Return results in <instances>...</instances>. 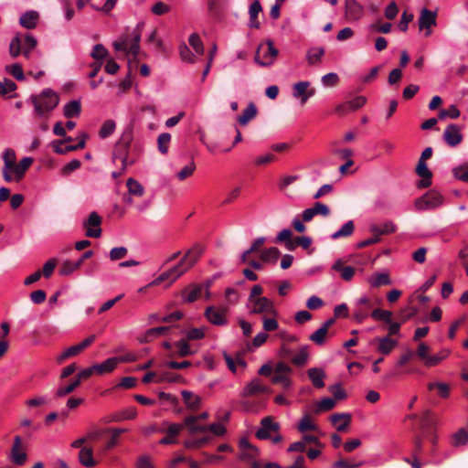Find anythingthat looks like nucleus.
I'll return each instance as SVG.
<instances>
[{"mask_svg": "<svg viewBox=\"0 0 468 468\" xmlns=\"http://www.w3.org/2000/svg\"><path fill=\"white\" fill-rule=\"evenodd\" d=\"M4 166L2 168V176L6 183L20 182L29 169V156L23 157L19 163L16 162V152L7 148L3 153Z\"/></svg>", "mask_w": 468, "mask_h": 468, "instance_id": "nucleus-1", "label": "nucleus"}, {"mask_svg": "<svg viewBox=\"0 0 468 468\" xmlns=\"http://www.w3.org/2000/svg\"><path fill=\"white\" fill-rule=\"evenodd\" d=\"M144 23L137 25L135 29L133 31V38L130 43V37L128 35L122 36L118 40L113 42V48L117 51H122L128 58V73L132 74V71L137 68L138 64V54L140 51V40Z\"/></svg>", "mask_w": 468, "mask_h": 468, "instance_id": "nucleus-2", "label": "nucleus"}, {"mask_svg": "<svg viewBox=\"0 0 468 468\" xmlns=\"http://www.w3.org/2000/svg\"><path fill=\"white\" fill-rule=\"evenodd\" d=\"M133 139V125L129 124L123 130L120 139L114 145L112 159L113 161L120 160L123 165V169L127 166L133 165L136 162V158L131 153V144Z\"/></svg>", "mask_w": 468, "mask_h": 468, "instance_id": "nucleus-3", "label": "nucleus"}, {"mask_svg": "<svg viewBox=\"0 0 468 468\" xmlns=\"http://www.w3.org/2000/svg\"><path fill=\"white\" fill-rule=\"evenodd\" d=\"M58 95L51 89H45L39 95L31 97L35 112L39 116H44L52 112L58 106Z\"/></svg>", "mask_w": 468, "mask_h": 468, "instance_id": "nucleus-4", "label": "nucleus"}, {"mask_svg": "<svg viewBox=\"0 0 468 468\" xmlns=\"http://www.w3.org/2000/svg\"><path fill=\"white\" fill-rule=\"evenodd\" d=\"M436 425L437 420L433 418L431 411L427 410L420 418V432L415 435H420L422 441L427 439L432 445H435L437 443V435L435 433Z\"/></svg>", "mask_w": 468, "mask_h": 468, "instance_id": "nucleus-5", "label": "nucleus"}, {"mask_svg": "<svg viewBox=\"0 0 468 468\" xmlns=\"http://www.w3.org/2000/svg\"><path fill=\"white\" fill-rule=\"evenodd\" d=\"M266 46L267 47L262 55V58H261V53L264 48L263 44H261L255 52L254 60L261 67H269L272 65L279 55V50L274 47V44L271 40L268 39L266 41Z\"/></svg>", "mask_w": 468, "mask_h": 468, "instance_id": "nucleus-6", "label": "nucleus"}, {"mask_svg": "<svg viewBox=\"0 0 468 468\" xmlns=\"http://www.w3.org/2000/svg\"><path fill=\"white\" fill-rule=\"evenodd\" d=\"M443 203V197L436 190L431 189L422 197L416 199L415 206L419 210L434 209Z\"/></svg>", "mask_w": 468, "mask_h": 468, "instance_id": "nucleus-7", "label": "nucleus"}, {"mask_svg": "<svg viewBox=\"0 0 468 468\" xmlns=\"http://www.w3.org/2000/svg\"><path fill=\"white\" fill-rule=\"evenodd\" d=\"M248 308L251 314H261L263 316L276 314L273 302L267 297L248 302Z\"/></svg>", "mask_w": 468, "mask_h": 468, "instance_id": "nucleus-8", "label": "nucleus"}, {"mask_svg": "<svg viewBox=\"0 0 468 468\" xmlns=\"http://www.w3.org/2000/svg\"><path fill=\"white\" fill-rule=\"evenodd\" d=\"M101 217L95 211L90 213L89 217L82 222V228L88 238L98 239L101 236Z\"/></svg>", "mask_w": 468, "mask_h": 468, "instance_id": "nucleus-9", "label": "nucleus"}, {"mask_svg": "<svg viewBox=\"0 0 468 468\" xmlns=\"http://www.w3.org/2000/svg\"><path fill=\"white\" fill-rule=\"evenodd\" d=\"M9 52L13 58H16L21 53L25 55V57H29V32L25 35L16 34L15 37L11 40L9 46Z\"/></svg>", "mask_w": 468, "mask_h": 468, "instance_id": "nucleus-10", "label": "nucleus"}, {"mask_svg": "<svg viewBox=\"0 0 468 468\" xmlns=\"http://www.w3.org/2000/svg\"><path fill=\"white\" fill-rule=\"evenodd\" d=\"M373 302L367 296L360 297L354 304L353 319L362 323L373 311Z\"/></svg>", "mask_w": 468, "mask_h": 468, "instance_id": "nucleus-11", "label": "nucleus"}, {"mask_svg": "<svg viewBox=\"0 0 468 468\" xmlns=\"http://www.w3.org/2000/svg\"><path fill=\"white\" fill-rule=\"evenodd\" d=\"M210 285H211V282L207 281L205 283L194 284V285H191V286L186 288L183 291V297H184L185 301L187 303H193L196 300H197L199 297H201L203 292L205 293L206 298H209Z\"/></svg>", "mask_w": 468, "mask_h": 468, "instance_id": "nucleus-12", "label": "nucleus"}, {"mask_svg": "<svg viewBox=\"0 0 468 468\" xmlns=\"http://www.w3.org/2000/svg\"><path fill=\"white\" fill-rule=\"evenodd\" d=\"M203 252L204 248L200 244H196L186 250L178 261V264H181V268L185 269V273L197 262Z\"/></svg>", "mask_w": 468, "mask_h": 468, "instance_id": "nucleus-13", "label": "nucleus"}, {"mask_svg": "<svg viewBox=\"0 0 468 468\" xmlns=\"http://www.w3.org/2000/svg\"><path fill=\"white\" fill-rule=\"evenodd\" d=\"M185 273V269L181 268V264L178 262L170 268L169 270L161 273L156 279H154L149 285L157 286L162 282L168 281L167 286H170L175 281L181 277Z\"/></svg>", "mask_w": 468, "mask_h": 468, "instance_id": "nucleus-14", "label": "nucleus"}, {"mask_svg": "<svg viewBox=\"0 0 468 468\" xmlns=\"http://www.w3.org/2000/svg\"><path fill=\"white\" fill-rule=\"evenodd\" d=\"M280 430V424L273 420L271 416L263 418L261 420V427L256 431L255 436L259 440L271 439V433H277Z\"/></svg>", "mask_w": 468, "mask_h": 468, "instance_id": "nucleus-15", "label": "nucleus"}, {"mask_svg": "<svg viewBox=\"0 0 468 468\" xmlns=\"http://www.w3.org/2000/svg\"><path fill=\"white\" fill-rule=\"evenodd\" d=\"M430 346L423 342L420 343L416 351L417 356L423 361L426 367L437 366L442 359H444V356L430 355Z\"/></svg>", "mask_w": 468, "mask_h": 468, "instance_id": "nucleus-16", "label": "nucleus"}, {"mask_svg": "<svg viewBox=\"0 0 468 468\" xmlns=\"http://www.w3.org/2000/svg\"><path fill=\"white\" fill-rule=\"evenodd\" d=\"M442 137L444 142L451 147L459 145L463 139L460 126L454 123L449 124L446 127Z\"/></svg>", "mask_w": 468, "mask_h": 468, "instance_id": "nucleus-17", "label": "nucleus"}, {"mask_svg": "<svg viewBox=\"0 0 468 468\" xmlns=\"http://www.w3.org/2000/svg\"><path fill=\"white\" fill-rule=\"evenodd\" d=\"M27 459V454L22 447V440L16 436L11 449L10 460L16 465H23Z\"/></svg>", "mask_w": 468, "mask_h": 468, "instance_id": "nucleus-18", "label": "nucleus"}, {"mask_svg": "<svg viewBox=\"0 0 468 468\" xmlns=\"http://www.w3.org/2000/svg\"><path fill=\"white\" fill-rule=\"evenodd\" d=\"M437 15L427 8H423L419 17V28L420 30L426 29V36H430L431 31V27L436 26Z\"/></svg>", "mask_w": 468, "mask_h": 468, "instance_id": "nucleus-19", "label": "nucleus"}, {"mask_svg": "<svg viewBox=\"0 0 468 468\" xmlns=\"http://www.w3.org/2000/svg\"><path fill=\"white\" fill-rule=\"evenodd\" d=\"M225 313L226 309L218 310L214 306H208L206 308L204 315L212 324L221 326L227 324L228 322Z\"/></svg>", "mask_w": 468, "mask_h": 468, "instance_id": "nucleus-20", "label": "nucleus"}, {"mask_svg": "<svg viewBox=\"0 0 468 468\" xmlns=\"http://www.w3.org/2000/svg\"><path fill=\"white\" fill-rule=\"evenodd\" d=\"M415 172L420 177H421V180L418 183V187L427 188L431 185L432 173L428 168L425 161H418Z\"/></svg>", "mask_w": 468, "mask_h": 468, "instance_id": "nucleus-21", "label": "nucleus"}, {"mask_svg": "<svg viewBox=\"0 0 468 468\" xmlns=\"http://www.w3.org/2000/svg\"><path fill=\"white\" fill-rule=\"evenodd\" d=\"M371 344H378L377 350L384 356L389 355L392 350L398 346V341L385 335L382 337H376L371 341Z\"/></svg>", "mask_w": 468, "mask_h": 468, "instance_id": "nucleus-22", "label": "nucleus"}, {"mask_svg": "<svg viewBox=\"0 0 468 468\" xmlns=\"http://www.w3.org/2000/svg\"><path fill=\"white\" fill-rule=\"evenodd\" d=\"M228 0H207V10L209 15L216 20H220L224 16Z\"/></svg>", "mask_w": 468, "mask_h": 468, "instance_id": "nucleus-23", "label": "nucleus"}, {"mask_svg": "<svg viewBox=\"0 0 468 468\" xmlns=\"http://www.w3.org/2000/svg\"><path fill=\"white\" fill-rule=\"evenodd\" d=\"M345 14L348 20H358L363 15V6L356 0H346Z\"/></svg>", "mask_w": 468, "mask_h": 468, "instance_id": "nucleus-24", "label": "nucleus"}, {"mask_svg": "<svg viewBox=\"0 0 468 468\" xmlns=\"http://www.w3.org/2000/svg\"><path fill=\"white\" fill-rule=\"evenodd\" d=\"M332 270L339 272L345 282H350L356 273V269L352 266H346L342 259H338L335 261Z\"/></svg>", "mask_w": 468, "mask_h": 468, "instance_id": "nucleus-25", "label": "nucleus"}, {"mask_svg": "<svg viewBox=\"0 0 468 468\" xmlns=\"http://www.w3.org/2000/svg\"><path fill=\"white\" fill-rule=\"evenodd\" d=\"M271 389L268 387H265L261 384L259 378H254L250 381L244 388L242 396L249 397L254 396L261 393H269Z\"/></svg>", "mask_w": 468, "mask_h": 468, "instance_id": "nucleus-26", "label": "nucleus"}, {"mask_svg": "<svg viewBox=\"0 0 468 468\" xmlns=\"http://www.w3.org/2000/svg\"><path fill=\"white\" fill-rule=\"evenodd\" d=\"M195 352L190 348V346L186 339H181L174 344V350L169 354L170 357L176 356L179 357H186L193 355Z\"/></svg>", "mask_w": 468, "mask_h": 468, "instance_id": "nucleus-27", "label": "nucleus"}, {"mask_svg": "<svg viewBox=\"0 0 468 468\" xmlns=\"http://www.w3.org/2000/svg\"><path fill=\"white\" fill-rule=\"evenodd\" d=\"M311 86L309 81H299L292 86V97L294 99H298L301 101L302 105H304L307 102V88Z\"/></svg>", "mask_w": 468, "mask_h": 468, "instance_id": "nucleus-28", "label": "nucleus"}, {"mask_svg": "<svg viewBox=\"0 0 468 468\" xmlns=\"http://www.w3.org/2000/svg\"><path fill=\"white\" fill-rule=\"evenodd\" d=\"M414 452L413 461L410 462L409 458H405L404 461L410 463L412 468H421V463L418 460V456L422 452V438L420 435H414L413 438Z\"/></svg>", "mask_w": 468, "mask_h": 468, "instance_id": "nucleus-29", "label": "nucleus"}, {"mask_svg": "<svg viewBox=\"0 0 468 468\" xmlns=\"http://www.w3.org/2000/svg\"><path fill=\"white\" fill-rule=\"evenodd\" d=\"M308 377L313 385L317 388L324 387V379L325 378L324 371L320 367H312L307 371Z\"/></svg>", "mask_w": 468, "mask_h": 468, "instance_id": "nucleus-30", "label": "nucleus"}, {"mask_svg": "<svg viewBox=\"0 0 468 468\" xmlns=\"http://www.w3.org/2000/svg\"><path fill=\"white\" fill-rule=\"evenodd\" d=\"M80 463L88 468L94 467L96 462L93 459V450L90 446H84L79 452Z\"/></svg>", "mask_w": 468, "mask_h": 468, "instance_id": "nucleus-31", "label": "nucleus"}, {"mask_svg": "<svg viewBox=\"0 0 468 468\" xmlns=\"http://www.w3.org/2000/svg\"><path fill=\"white\" fill-rule=\"evenodd\" d=\"M368 283L373 288L390 285L392 283L388 272H378L368 278Z\"/></svg>", "mask_w": 468, "mask_h": 468, "instance_id": "nucleus-32", "label": "nucleus"}, {"mask_svg": "<svg viewBox=\"0 0 468 468\" xmlns=\"http://www.w3.org/2000/svg\"><path fill=\"white\" fill-rule=\"evenodd\" d=\"M369 230L372 234H376L380 238L382 235H388L396 232L397 226L392 221H386L382 227L373 224Z\"/></svg>", "mask_w": 468, "mask_h": 468, "instance_id": "nucleus-33", "label": "nucleus"}, {"mask_svg": "<svg viewBox=\"0 0 468 468\" xmlns=\"http://www.w3.org/2000/svg\"><path fill=\"white\" fill-rule=\"evenodd\" d=\"M81 112V103L79 100L68 102L63 108V114L66 118H78Z\"/></svg>", "mask_w": 468, "mask_h": 468, "instance_id": "nucleus-34", "label": "nucleus"}, {"mask_svg": "<svg viewBox=\"0 0 468 468\" xmlns=\"http://www.w3.org/2000/svg\"><path fill=\"white\" fill-rule=\"evenodd\" d=\"M330 420L334 425H336L338 420H343V422L336 427V430L340 432H344L347 431L350 425L351 415L348 413H335L330 417Z\"/></svg>", "mask_w": 468, "mask_h": 468, "instance_id": "nucleus-35", "label": "nucleus"}, {"mask_svg": "<svg viewBox=\"0 0 468 468\" xmlns=\"http://www.w3.org/2000/svg\"><path fill=\"white\" fill-rule=\"evenodd\" d=\"M185 427L187 428L190 435L197 432L207 433V425L198 424L194 416H187L184 419Z\"/></svg>", "mask_w": 468, "mask_h": 468, "instance_id": "nucleus-36", "label": "nucleus"}, {"mask_svg": "<svg viewBox=\"0 0 468 468\" xmlns=\"http://www.w3.org/2000/svg\"><path fill=\"white\" fill-rule=\"evenodd\" d=\"M182 397L186 407L191 410H196L200 407L201 399L188 390L182 391Z\"/></svg>", "mask_w": 468, "mask_h": 468, "instance_id": "nucleus-37", "label": "nucleus"}, {"mask_svg": "<svg viewBox=\"0 0 468 468\" xmlns=\"http://www.w3.org/2000/svg\"><path fill=\"white\" fill-rule=\"evenodd\" d=\"M117 366L116 358L110 357L101 364H96L92 366V369L99 375L112 372Z\"/></svg>", "mask_w": 468, "mask_h": 468, "instance_id": "nucleus-38", "label": "nucleus"}, {"mask_svg": "<svg viewBox=\"0 0 468 468\" xmlns=\"http://www.w3.org/2000/svg\"><path fill=\"white\" fill-rule=\"evenodd\" d=\"M257 108L254 103L250 102L248 107L243 111V113L238 117V122L240 125H246L249 122L254 119L257 115Z\"/></svg>", "mask_w": 468, "mask_h": 468, "instance_id": "nucleus-39", "label": "nucleus"}, {"mask_svg": "<svg viewBox=\"0 0 468 468\" xmlns=\"http://www.w3.org/2000/svg\"><path fill=\"white\" fill-rule=\"evenodd\" d=\"M281 252L276 247H271L268 248L262 251H261L260 254V260L262 262H272L275 263L278 258L280 257Z\"/></svg>", "mask_w": 468, "mask_h": 468, "instance_id": "nucleus-40", "label": "nucleus"}, {"mask_svg": "<svg viewBox=\"0 0 468 468\" xmlns=\"http://www.w3.org/2000/svg\"><path fill=\"white\" fill-rule=\"evenodd\" d=\"M324 54V48H311L306 54V59L308 61V64L314 66L320 63Z\"/></svg>", "mask_w": 468, "mask_h": 468, "instance_id": "nucleus-41", "label": "nucleus"}, {"mask_svg": "<svg viewBox=\"0 0 468 468\" xmlns=\"http://www.w3.org/2000/svg\"><path fill=\"white\" fill-rule=\"evenodd\" d=\"M126 186L130 196L142 197L144 194V186L133 177L127 179Z\"/></svg>", "mask_w": 468, "mask_h": 468, "instance_id": "nucleus-42", "label": "nucleus"}, {"mask_svg": "<svg viewBox=\"0 0 468 468\" xmlns=\"http://www.w3.org/2000/svg\"><path fill=\"white\" fill-rule=\"evenodd\" d=\"M392 312L376 308L371 312V317L376 321H381L388 325L392 322Z\"/></svg>", "mask_w": 468, "mask_h": 468, "instance_id": "nucleus-43", "label": "nucleus"}, {"mask_svg": "<svg viewBox=\"0 0 468 468\" xmlns=\"http://www.w3.org/2000/svg\"><path fill=\"white\" fill-rule=\"evenodd\" d=\"M137 416V410L134 407H131L121 411L116 412L112 416L113 421H122L124 420H133Z\"/></svg>", "mask_w": 468, "mask_h": 468, "instance_id": "nucleus-44", "label": "nucleus"}, {"mask_svg": "<svg viewBox=\"0 0 468 468\" xmlns=\"http://www.w3.org/2000/svg\"><path fill=\"white\" fill-rule=\"evenodd\" d=\"M354 229H355L354 222L352 220H349L346 223H345L339 230H337L336 232H335L332 235V239H337L340 238L349 237L354 232Z\"/></svg>", "mask_w": 468, "mask_h": 468, "instance_id": "nucleus-45", "label": "nucleus"}, {"mask_svg": "<svg viewBox=\"0 0 468 468\" xmlns=\"http://www.w3.org/2000/svg\"><path fill=\"white\" fill-rule=\"evenodd\" d=\"M416 314V311L414 310L411 314H408L407 316L402 317L400 322H391L388 326V335L389 337L392 335H397L399 334L400 327L402 324H404L408 319L411 318Z\"/></svg>", "mask_w": 468, "mask_h": 468, "instance_id": "nucleus-46", "label": "nucleus"}, {"mask_svg": "<svg viewBox=\"0 0 468 468\" xmlns=\"http://www.w3.org/2000/svg\"><path fill=\"white\" fill-rule=\"evenodd\" d=\"M452 174L456 179L468 183V162L454 167Z\"/></svg>", "mask_w": 468, "mask_h": 468, "instance_id": "nucleus-47", "label": "nucleus"}, {"mask_svg": "<svg viewBox=\"0 0 468 468\" xmlns=\"http://www.w3.org/2000/svg\"><path fill=\"white\" fill-rule=\"evenodd\" d=\"M468 442V432L465 429H460L452 437V443L454 447L464 445Z\"/></svg>", "mask_w": 468, "mask_h": 468, "instance_id": "nucleus-48", "label": "nucleus"}, {"mask_svg": "<svg viewBox=\"0 0 468 468\" xmlns=\"http://www.w3.org/2000/svg\"><path fill=\"white\" fill-rule=\"evenodd\" d=\"M189 45L195 49L197 54L203 55L205 52L203 42L197 33H193L188 38Z\"/></svg>", "mask_w": 468, "mask_h": 468, "instance_id": "nucleus-49", "label": "nucleus"}, {"mask_svg": "<svg viewBox=\"0 0 468 468\" xmlns=\"http://www.w3.org/2000/svg\"><path fill=\"white\" fill-rule=\"evenodd\" d=\"M335 400L331 398H324L322 399L316 405L315 413H320L323 411H328L333 410L335 407Z\"/></svg>", "mask_w": 468, "mask_h": 468, "instance_id": "nucleus-50", "label": "nucleus"}, {"mask_svg": "<svg viewBox=\"0 0 468 468\" xmlns=\"http://www.w3.org/2000/svg\"><path fill=\"white\" fill-rule=\"evenodd\" d=\"M5 71L13 76L16 80H24L26 79L23 69L18 63L6 66Z\"/></svg>", "mask_w": 468, "mask_h": 468, "instance_id": "nucleus-51", "label": "nucleus"}, {"mask_svg": "<svg viewBox=\"0 0 468 468\" xmlns=\"http://www.w3.org/2000/svg\"><path fill=\"white\" fill-rule=\"evenodd\" d=\"M80 352H82V350L80 349L79 345H74V346L67 348L61 355H59L57 357V361H58V363L61 364L66 359L75 356L79 355Z\"/></svg>", "mask_w": 468, "mask_h": 468, "instance_id": "nucleus-52", "label": "nucleus"}, {"mask_svg": "<svg viewBox=\"0 0 468 468\" xmlns=\"http://www.w3.org/2000/svg\"><path fill=\"white\" fill-rule=\"evenodd\" d=\"M210 441L209 435H205L198 439H190L185 441V447L187 449H199Z\"/></svg>", "mask_w": 468, "mask_h": 468, "instance_id": "nucleus-53", "label": "nucleus"}, {"mask_svg": "<svg viewBox=\"0 0 468 468\" xmlns=\"http://www.w3.org/2000/svg\"><path fill=\"white\" fill-rule=\"evenodd\" d=\"M79 269H80V262L65 261L61 264L58 272L60 275L68 276Z\"/></svg>", "mask_w": 468, "mask_h": 468, "instance_id": "nucleus-54", "label": "nucleus"}, {"mask_svg": "<svg viewBox=\"0 0 468 468\" xmlns=\"http://www.w3.org/2000/svg\"><path fill=\"white\" fill-rule=\"evenodd\" d=\"M169 329L170 328L168 326H159L147 330L144 336L145 342H149L154 337L165 335Z\"/></svg>", "mask_w": 468, "mask_h": 468, "instance_id": "nucleus-55", "label": "nucleus"}, {"mask_svg": "<svg viewBox=\"0 0 468 468\" xmlns=\"http://www.w3.org/2000/svg\"><path fill=\"white\" fill-rule=\"evenodd\" d=\"M327 334L328 332L326 331V329L321 326L309 336V339L313 341L314 344L322 346L325 343Z\"/></svg>", "mask_w": 468, "mask_h": 468, "instance_id": "nucleus-56", "label": "nucleus"}, {"mask_svg": "<svg viewBox=\"0 0 468 468\" xmlns=\"http://www.w3.org/2000/svg\"><path fill=\"white\" fill-rule=\"evenodd\" d=\"M308 346H303L301 347L299 353L293 356L292 362L295 365V366H303L305 365L307 359H308Z\"/></svg>", "mask_w": 468, "mask_h": 468, "instance_id": "nucleus-57", "label": "nucleus"}, {"mask_svg": "<svg viewBox=\"0 0 468 468\" xmlns=\"http://www.w3.org/2000/svg\"><path fill=\"white\" fill-rule=\"evenodd\" d=\"M54 151L58 154H65L69 152L76 151V146L72 144L65 145L64 141L52 142Z\"/></svg>", "mask_w": 468, "mask_h": 468, "instance_id": "nucleus-58", "label": "nucleus"}, {"mask_svg": "<svg viewBox=\"0 0 468 468\" xmlns=\"http://www.w3.org/2000/svg\"><path fill=\"white\" fill-rule=\"evenodd\" d=\"M115 127L116 125L114 121L107 120L103 122L101 128L100 129L99 135L101 138H107L113 133Z\"/></svg>", "mask_w": 468, "mask_h": 468, "instance_id": "nucleus-59", "label": "nucleus"}, {"mask_svg": "<svg viewBox=\"0 0 468 468\" xmlns=\"http://www.w3.org/2000/svg\"><path fill=\"white\" fill-rule=\"evenodd\" d=\"M171 141V135L168 133H161L158 136L157 144H158V150L163 154H166L168 151V145Z\"/></svg>", "mask_w": 468, "mask_h": 468, "instance_id": "nucleus-60", "label": "nucleus"}, {"mask_svg": "<svg viewBox=\"0 0 468 468\" xmlns=\"http://www.w3.org/2000/svg\"><path fill=\"white\" fill-rule=\"evenodd\" d=\"M314 216H322L324 218H326L330 215V208L327 205L321 203V202H315L314 206L311 207Z\"/></svg>", "mask_w": 468, "mask_h": 468, "instance_id": "nucleus-61", "label": "nucleus"}, {"mask_svg": "<svg viewBox=\"0 0 468 468\" xmlns=\"http://www.w3.org/2000/svg\"><path fill=\"white\" fill-rule=\"evenodd\" d=\"M179 54L181 58L184 61L189 62V63H195L196 58L193 53L191 52L190 48L187 47L186 43H181L179 46Z\"/></svg>", "mask_w": 468, "mask_h": 468, "instance_id": "nucleus-62", "label": "nucleus"}, {"mask_svg": "<svg viewBox=\"0 0 468 468\" xmlns=\"http://www.w3.org/2000/svg\"><path fill=\"white\" fill-rule=\"evenodd\" d=\"M392 25L390 23L380 24V19L370 25L369 29L373 33L388 34L390 32Z\"/></svg>", "mask_w": 468, "mask_h": 468, "instance_id": "nucleus-63", "label": "nucleus"}, {"mask_svg": "<svg viewBox=\"0 0 468 468\" xmlns=\"http://www.w3.org/2000/svg\"><path fill=\"white\" fill-rule=\"evenodd\" d=\"M461 112L455 105H451L448 109H443L439 112L440 119H445L447 117L451 119L459 118Z\"/></svg>", "mask_w": 468, "mask_h": 468, "instance_id": "nucleus-64", "label": "nucleus"}]
</instances>
